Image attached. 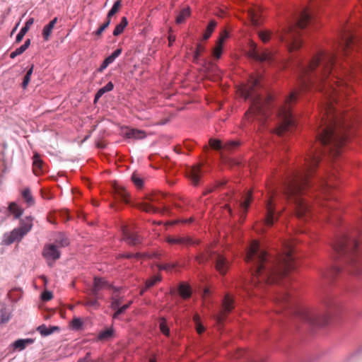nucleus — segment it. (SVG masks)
Masks as SVG:
<instances>
[{"label": "nucleus", "instance_id": "30", "mask_svg": "<svg viewBox=\"0 0 362 362\" xmlns=\"http://www.w3.org/2000/svg\"><path fill=\"white\" fill-rule=\"evenodd\" d=\"M177 291H178L179 295L183 299L189 298L191 296V294H192L191 287L185 283H181L178 286Z\"/></svg>", "mask_w": 362, "mask_h": 362}, {"label": "nucleus", "instance_id": "42", "mask_svg": "<svg viewBox=\"0 0 362 362\" xmlns=\"http://www.w3.org/2000/svg\"><path fill=\"white\" fill-rule=\"evenodd\" d=\"M122 49L117 48L111 54L107 56L105 59V60L110 65L115 62V60L122 54Z\"/></svg>", "mask_w": 362, "mask_h": 362}, {"label": "nucleus", "instance_id": "14", "mask_svg": "<svg viewBox=\"0 0 362 362\" xmlns=\"http://www.w3.org/2000/svg\"><path fill=\"white\" fill-rule=\"evenodd\" d=\"M120 134L124 138L131 140L143 139L146 136V134L144 130L127 126L121 128Z\"/></svg>", "mask_w": 362, "mask_h": 362}, {"label": "nucleus", "instance_id": "17", "mask_svg": "<svg viewBox=\"0 0 362 362\" xmlns=\"http://www.w3.org/2000/svg\"><path fill=\"white\" fill-rule=\"evenodd\" d=\"M230 37L228 31H223L216 42V45L213 49V56L215 59H218L221 57L223 51L225 41Z\"/></svg>", "mask_w": 362, "mask_h": 362}, {"label": "nucleus", "instance_id": "52", "mask_svg": "<svg viewBox=\"0 0 362 362\" xmlns=\"http://www.w3.org/2000/svg\"><path fill=\"white\" fill-rule=\"evenodd\" d=\"M100 298V296H98V298L94 297L93 299H90L86 303V305L90 306V307H98L99 303L98 299Z\"/></svg>", "mask_w": 362, "mask_h": 362}, {"label": "nucleus", "instance_id": "55", "mask_svg": "<svg viewBox=\"0 0 362 362\" xmlns=\"http://www.w3.org/2000/svg\"><path fill=\"white\" fill-rule=\"evenodd\" d=\"M23 53V45L20 46L15 51L10 54V57L14 59L16 56L21 55Z\"/></svg>", "mask_w": 362, "mask_h": 362}, {"label": "nucleus", "instance_id": "57", "mask_svg": "<svg viewBox=\"0 0 362 362\" xmlns=\"http://www.w3.org/2000/svg\"><path fill=\"white\" fill-rule=\"evenodd\" d=\"M13 349H19L20 350L23 349V339H19L17 341H16L12 344Z\"/></svg>", "mask_w": 362, "mask_h": 362}, {"label": "nucleus", "instance_id": "4", "mask_svg": "<svg viewBox=\"0 0 362 362\" xmlns=\"http://www.w3.org/2000/svg\"><path fill=\"white\" fill-rule=\"evenodd\" d=\"M307 5L294 9L286 18L281 30L274 33L269 30L259 33L261 40L266 43L271 39L284 43L289 52L300 49L303 45L300 31L309 26L315 21V11L321 0H306Z\"/></svg>", "mask_w": 362, "mask_h": 362}, {"label": "nucleus", "instance_id": "12", "mask_svg": "<svg viewBox=\"0 0 362 362\" xmlns=\"http://www.w3.org/2000/svg\"><path fill=\"white\" fill-rule=\"evenodd\" d=\"M249 57L259 63L272 64L275 62V57L273 54L268 51L259 52L256 47L249 52Z\"/></svg>", "mask_w": 362, "mask_h": 362}, {"label": "nucleus", "instance_id": "21", "mask_svg": "<svg viewBox=\"0 0 362 362\" xmlns=\"http://www.w3.org/2000/svg\"><path fill=\"white\" fill-rule=\"evenodd\" d=\"M154 202H159V197L153 195L148 202H144L140 204V209L146 212L156 213L159 211L158 208L153 205Z\"/></svg>", "mask_w": 362, "mask_h": 362}, {"label": "nucleus", "instance_id": "45", "mask_svg": "<svg viewBox=\"0 0 362 362\" xmlns=\"http://www.w3.org/2000/svg\"><path fill=\"white\" fill-rule=\"evenodd\" d=\"M83 322L79 317H75L72 320L71 325L73 329L78 330L83 327Z\"/></svg>", "mask_w": 362, "mask_h": 362}, {"label": "nucleus", "instance_id": "20", "mask_svg": "<svg viewBox=\"0 0 362 362\" xmlns=\"http://www.w3.org/2000/svg\"><path fill=\"white\" fill-rule=\"evenodd\" d=\"M51 240H52V243L55 244L57 247H66L70 244V239L66 234L63 232H57L53 234Z\"/></svg>", "mask_w": 362, "mask_h": 362}, {"label": "nucleus", "instance_id": "38", "mask_svg": "<svg viewBox=\"0 0 362 362\" xmlns=\"http://www.w3.org/2000/svg\"><path fill=\"white\" fill-rule=\"evenodd\" d=\"M114 334V329L112 327H108L104 330H102L98 334V339L100 340H107L112 337Z\"/></svg>", "mask_w": 362, "mask_h": 362}, {"label": "nucleus", "instance_id": "63", "mask_svg": "<svg viewBox=\"0 0 362 362\" xmlns=\"http://www.w3.org/2000/svg\"><path fill=\"white\" fill-rule=\"evenodd\" d=\"M195 49L201 53H203L205 51V47L201 43H197Z\"/></svg>", "mask_w": 362, "mask_h": 362}, {"label": "nucleus", "instance_id": "61", "mask_svg": "<svg viewBox=\"0 0 362 362\" xmlns=\"http://www.w3.org/2000/svg\"><path fill=\"white\" fill-rule=\"evenodd\" d=\"M124 257L127 259H131L133 257H137L139 258L140 257V255L139 253L136 254H132V253H126L123 255Z\"/></svg>", "mask_w": 362, "mask_h": 362}, {"label": "nucleus", "instance_id": "33", "mask_svg": "<svg viewBox=\"0 0 362 362\" xmlns=\"http://www.w3.org/2000/svg\"><path fill=\"white\" fill-rule=\"evenodd\" d=\"M217 25V23L215 20H211L206 28V30L202 35V40H207L214 31Z\"/></svg>", "mask_w": 362, "mask_h": 362}, {"label": "nucleus", "instance_id": "46", "mask_svg": "<svg viewBox=\"0 0 362 362\" xmlns=\"http://www.w3.org/2000/svg\"><path fill=\"white\" fill-rule=\"evenodd\" d=\"M111 300L110 307L112 310H115L116 308H119V306H120L122 301V298L115 296L112 297Z\"/></svg>", "mask_w": 362, "mask_h": 362}, {"label": "nucleus", "instance_id": "49", "mask_svg": "<svg viewBox=\"0 0 362 362\" xmlns=\"http://www.w3.org/2000/svg\"><path fill=\"white\" fill-rule=\"evenodd\" d=\"M120 6H121V1L120 0H117L116 1H115L112 8L108 11V12H110V15H111V14L115 15V13H117V11H119Z\"/></svg>", "mask_w": 362, "mask_h": 362}, {"label": "nucleus", "instance_id": "59", "mask_svg": "<svg viewBox=\"0 0 362 362\" xmlns=\"http://www.w3.org/2000/svg\"><path fill=\"white\" fill-rule=\"evenodd\" d=\"M77 362H91L90 353L87 352L85 357L79 358Z\"/></svg>", "mask_w": 362, "mask_h": 362}, {"label": "nucleus", "instance_id": "31", "mask_svg": "<svg viewBox=\"0 0 362 362\" xmlns=\"http://www.w3.org/2000/svg\"><path fill=\"white\" fill-rule=\"evenodd\" d=\"M161 280H162V278H161L160 275L153 276L151 279L146 280L145 282V287L141 290L140 294L144 295V293L146 292V291H147L148 288L153 287L158 282L161 281Z\"/></svg>", "mask_w": 362, "mask_h": 362}, {"label": "nucleus", "instance_id": "1", "mask_svg": "<svg viewBox=\"0 0 362 362\" xmlns=\"http://www.w3.org/2000/svg\"><path fill=\"white\" fill-rule=\"evenodd\" d=\"M324 112L315 132V141L309 144L303 165L287 168L272 192V196L280 193L286 199L293 201L299 216H306L310 210L302 194L311 189H327L331 187L324 175L317 171L322 156L330 158L337 157L348 137L349 124L331 100L325 105Z\"/></svg>", "mask_w": 362, "mask_h": 362}, {"label": "nucleus", "instance_id": "64", "mask_svg": "<svg viewBox=\"0 0 362 362\" xmlns=\"http://www.w3.org/2000/svg\"><path fill=\"white\" fill-rule=\"evenodd\" d=\"M23 39V28L19 30L17 36H16V41L21 42Z\"/></svg>", "mask_w": 362, "mask_h": 362}, {"label": "nucleus", "instance_id": "60", "mask_svg": "<svg viewBox=\"0 0 362 362\" xmlns=\"http://www.w3.org/2000/svg\"><path fill=\"white\" fill-rule=\"evenodd\" d=\"M202 54V53H201V52H198V50H197V49H195L194 52V56H193V57H194V62H198V61H199V58H200V57H201Z\"/></svg>", "mask_w": 362, "mask_h": 362}, {"label": "nucleus", "instance_id": "24", "mask_svg": "<svg viewBox=\"0 0 362 362\" xmlns=\"http://www.w3.org/2000/svg\"><path fill=\"white\" fill-rule=\"evenodd\" d=\"M237 357L243 358L244 362H262L257 360L255 353L246 349L240 350L237 353Z\"/></svg>", "mask_w": 362, "mask_h": 362}, {"label": "nucleus", "instance_id": "56", "mask_svg": "<svg viewBox=\"0 0 362 362\" xmlns=\"http://www.w3.org/2000/svg\"><path fill=\"white\" fill-rule=\"evenodd\" d=\"M109 66V64L104 59L100 66L95 70V73H102Z\"/></svg>", "mask_w": 362, "mask_h": 362}, {"label": "nucleus", "instance_id": "11", "mask_svg": "<svg viewBox=\"0 0 362 362\" xmlns=\"http://www.w3.org/2000/svg\"><path fill=\"white\" fill-rule=\"evenodd\" d=\"M42 254L50 267L61 257V252L59 247L52 243H46L44 245Z\"/></svg>", "mask_w": 362, "mask_h": 362}, {"label": "nucleus", "instance_id": "62", "mask_svg": "<svg viewBox=\"0 0 362 362\" xmlns=\"http://www.w3.org/2000/svg\"><path fill=\"white\" fill-rule=\"evenodd\" d=\"M121 289H122V287L115 286L111 283H110V286H109V288H108V290H112L113 291V293H115L119 292L121 291Z\"/></svg>", "mask_w": 362, "mask_h": 362}, {"label": "nucleus", "instance_id": "36", "mask_svg": "<svg viewBox=\"0 0 362 362\" xmlns=\"http://www.w3.org/2000/svg\"><path fill=\"white\" fill-rule=\"evenodd\" d=\"M8 216H13V218H19L21 215V210L20 207L15 202L9 204L8 207Z\"/></svg>", "mask_w": 362, "mask_h": 362}, {"label": "nucleus", "instance_id": "50", "mask_svg": "<svg viewBox=\"0 0 362 362\" xmlns=\"http://www.w3.org/2000/svg\"><path fill=\"white\" fill-rule=\"evenodd\" d=\"M53 297L52 293L49 291L45 290L41 294V299L43 301H49Z\"/></svg>", "mask_w": 362, "mask_h": 362}, {"label": "nucleus", "instance_id": "3", "mask_svg": "<svg viewBox=\"0 0 362 362\" xmlns=\"http://www.w3.org/2000/svg\"><path fill=\"white\" fill-rule=\"evenodd\" d=\"M245 259L255 284L260 281L280 284L296 268V257L291 248L272 255L257 242H253L247 247Z\"/></svg>", "mask_w": 362, "mask_h": 362}, {"label": "nucleus", "instance_id": "35", "mask_svg": "<svg viewBox=\"0 0 362 362\" xmlns=\"http://www.w3.org/2000/svg\"><path fill=\"white\" fill-rule=\"evenodd\" d=\"M191 14V8L189 6L183 8L176 17V23L181 24Z\"/></svg>", "mask_w": 362, "mask_h": 362}, {"label": "nucleus", "instance_id": "48", "mask_svg": "<svg viewBox=\"0 0 362 362\" xmlns=\"http://www.w3.org/2000/svg\"><path fill=\"white\" fill-rule=\"evenodd\" d=\"M226 184H227V181L225 180L217 181L216 186L214 187L208 189L207 190H206V192H204V194H207L211 192L212 191H214V188L224 187L226 185Z\"/></svg>", "mask_w": 362, "mask_h": 362}, {"label": "nucleus", "instance_id": "23", "mask_svg": "<svg viewBox=\"0 0 362 362\" xmlns=\"http://www.w3.org/2000/svg\"><path fill=\"white\" fill-rule=\"evenodd\" d=\"M113 194L115 200L124 204L129 202V194L123 187L115 186L114 187Z\"/></svg>", "mask_w": 362, "mask_h": 362}, {"label": "nucleus", "instance_id": "28", "mask_svg": "<svg viewBox=\"0 0 362 362\" xmlns=\"http://www.w3.org/2000/svg\"><path fill=\"white\" fill-rule=\"evenodd\" d=\"M114 88V84L112 81H109L105 86L99 88L94 97V103H96L98 100L107 92L112 91Z\"/></svg>", "mask_w": 362, "mask_h": 362}, {"label": "nucleus", "instance_id": "13", "mask_svg": "<svg viewBox=\"0 0 362 362\" xmlns=\"http://www.w3.org/2000/svg\"><path fill=\"white\" fill-rule=\"evenodd\" d=\"M124 240L129 245L136 246L141 243L142 238L134 230L126 226L122 227Z\"/></svg>", "mask_w": 362, "mask_h": 362}, {"label": "nucleus", "instance_id": "43", "mask_svg": "<svg viewBox=\"0 0 362 362\" xmlns=\"http://www.w3.org/2000/svg\"><path fill=\"white\" fill-rule=\"evenodd\" d=\"M249 275H250L249 279H245V283L246 284L245 286H251L257 287V286H263V285L274 284V283H273V282H263L262 281L255 284L254 281H252V278L250 273L249 274ZM245 289H247V287H245Z\"/></svg>", "mask_w": 362, "mask_h": 362}, {"label": "nucleus", "instance_id": "47", "mask_svg": "<svg viewBox=\"0 0 362 362\" xmlns=\"http://www.w3.org/2000/svg\"><path fill=\"white\" fill-rule=\"evenodd\" d=\"M110 24V20L105 21L93 33L96 36H100L103 33V32L108 28V26Z\"/></svg>", "mask_w": 362, "mask_h": 362}, {"label": "nucleus", "instance_id": "7", "mask_svg": "<svg viewBox=\"0 0 362 362\" xmlns=\"http://www.w3.org/2000/svg\"><path fill=\"white\" fill-rule=\"evenodd\" d=\"M199 264L211 262L221 274H225L229 268V261L222 254L214 250L211 246H205L195 257Z\"/></svg>", "mask_w": 362, "mask_h": 362}, {"label": "nucleus", "instance_id": "54", "mask_svg": "<svg viewBox=\"0 0 362 362\" xmlns=\"http://www.w3.org/2000/svg\"><path fill=\"white\" fill-rule=\"evenodd\" d=\"M258 11L254 10V9H250V11H249V16L251 18L252 21L254 22V23H257V21H258Z\"/></svg>", "mask_w": 362, "mask_h": 362}, {"label": "nucleus", "instance_id": "37", "mask_svg": "<svg viewBox=\"0 0 362 362\" xmlns=\"http://www.w3.org/2000/svg\"><path fill=\"white\" fill-rule=\"evenodd\" d=\"M159 329L165 337H169L170 336V327L167 324L166 318L164 317L159 319Z\"/></svg>", "mask_w": 362, "mask_h": 362}, {"label": "nucleus", "instance_id": "29", "mask_svg": "<svg viewBox=\"0 0 362 362\" xmlns=\"http://www.w3.org/2000/svg\"><path fill=\"white\" fill-rule=\"evenodd\" d=\"M37 330L42 337H47L52 334L54 331H59L60 328L58 326L47 327L45 325H41L37 327Z\"/></svg>", "mask_w": 362, "mask_h": 362}, {"label": "nucleus", "instance_id": "40", "mask_svg": "<svg viewBox=\"0 0 362 362\" xmlns=\"http://www.w3.org/2000/svg\"><path fill=\"white\" fill-rule=\"evenodd\" d=\"M179 265L178 262H170V263H165V264H158V268L159 270L162 271H166V272H171L173 269H175L176 267H177Z\"/></svg>", "mask_w": 362, "mask_h": 362}, {"label": "nucleus", "instance_id": "53", "mask_svg": "<svg viewBox=\"0 0 362 362\" xmlns=\"http://www.w3.org/2000/svg\"><path fill=\"white\" fill-rule=\"evenodd\" d=\"M132 301H129L128 303L123 305L122 306H119V308H116L119 313L121 315L123 314L131 305Z\"/></svg>", "mask_w": 362, "mask_h": 362}, {"label": "nucleus", "instance_id": "32", "mask_svg": "<svg viewBox=\"0 0 362 362\" xmlns=\"http://www.w3.org/2000/svg\"><path fill=\"white\" fill-rule=\"evenodd\" d=\"M127 25H128L127 18V17L123 16L121 18L120 22L116 25V26L112 32V35L114 36L119 35L120 34H122L123 33L124 28L127 26Z\"/></svg>", "mask_w": 362, "mask_h": 362}, {"label": "nucleus", "instance_id": "9", "mask_svg": "<svg viewBox=\"0 0 362 362\" xmlns=\"http://www.w3.org/2000/svg\"><path fill=\"white\" fill-rule=\"evenodd\" d=\"M341 44L344 51L357 49L362 52V37L350 30H345L341 35Z\"/></svg>", "mask_w": 362, "mask_h": 362}, {"label": "nucleus", "instance_id": "18", "mask_svg": "<svg viewBox=\"0 0 362 362\" xmlns=\"http://www.w3.org/2000/svg\"><path fill=\"white\" fill-rule=\"evenodd\" d=\"M110 286V283L105 280L104 278L95 276L93 279V286L91 290L92 295L98 298L99 292L102 289H108Z\"/></svg>", "mask_w": 362, "mask_h": 362}, {"label": "nucleus", "instance_id": "41", "mask_svg": "<svg viewBox=\"0 0 362 362\" xmlns=\"http://www.w3.org/2000/svg\"><path fill=\"white\" fill-rule=\"evenodd\" d=\"M131 180L134 185L139 189H141L144 186L143 178L136 172H134L131 177Z\"/></svg>", "mask_w": 362, "mask_h": 362}, {"label": "nucleus", "instance_id": "34", "mask_svg": "<svg viewBox=\"0 0 362 362\" xmlns=\"http://www.w3.org/2000/svg\"><path fill=\"white\" fill-rule=\"evenodd\" d=\"M35 204V199L32 195L30 189L28 187H24V204L26 207H31Z\"/></svg>", "mask_w": 362, "mask_h": 362}, {"label": "nucleus", "instance_id": "2", "mask_svg": "<svg viewBox=\"0 0 362 362\" xmlns=\"http://www.w3.org/2000/svg\"><path fill=\"white\" fill-rule=\"evenodd\" d=\"M361 236L362 228H351L345 226L339 229L332 240V263L321 272L322 310H312L293 302L288 292L281 297L290 321L295 324L301 322L313 327L329 324L332 317L340 309L341 303L336 295L328 290V286L347 275H362V242L359 240Z\"/></svg>", "mask_w": 362, "mask_h": 362}, {"label": "nucleus", "instance_id": "8", "mask_svg": "<svg viewBox=\"0 0 362 362\" xmlns=\"http://www.w3.org/2000/svg\"><path fill=\"white\" fill-rule=\"evenodd\" d=\"M252 199V194L250 192L240 194L238 195H235L233 192H231V194L228 195L230 203L226 204V206L228 209L229 213L232 215L233 213L230 206V203H232L235 210L240 214V218H245Z\"/></svg>", "mask_w": 362, "mask_h": 362}, {"label": "nucleus", "instance_id": "5", "mask_svg": "<svg viewBox=\"0 0 362 362\" xmlns=\"http://www.w3.org/2000/svg\"><path fill=\"white\" fill-rule=\"evenodd\" d=\"M262 76L252 77L251 86L243 90V97L251 103L248 114L254 119H259L261 122H264L269 118L270 112H274L286 126L293 127L296 121L291 105L298 100V93L296 91H292L284 98L281 105L274 104L271 98H269L268 100H264L255 92V88L262 86Z\"/></svg>", "mask_w": 362, "mask_h": 362}, {"label": "nucleus", "instance_id": "25", "mask_svg": "<svg viewBox=\"0 0 362 362\" xmlns=\"http://www.w3.org/2000/svg\"><path fill=\"white\" fill-rule=\"evenodd\" d=\"M33 170L35 175H38L44 171V163L40 154L35 153L33 158Z\"/></svg>", "mask_w": 362, "mask_h": 362}, {"label": "nucleus", "instance_id": "51", "mask_svg": "<svg viewBox=\"0 0 362 362\" xmlns=\"http://www.w3.org/2000/svg\"><path fill=\"white\" fill-rule=\"evenodd\" d=\"M10 318L9 313L6 309H1V323H6Z\"/></svg>", "mask_w": 362, "mask_h": 362}, {"label": "nucleus", "instance_id": "26", "mask_svg": "<svg viewBox=\"0 0 362 362\" xmlns=\"http://www.w3.org/2000/svg\"><path fill=\"white\" fill-rule=\"evenodd\" d=\"M272 202L273 201H271L267 208V217L266 222L268 226L273 225L278 218L277 212L276 211Z\"/></svg>", "mask_w": 362, "mask_h": 362}, {"label": "nucleus", "instance_id": "19", "mask_svg": "<svg viewBox=\"0 0 362 362\" xmlns=\"http://www.w3.org/2000/svg\"><path fill=\"white\" fill-rule=\"evenodd\" d=\"M23 236V226L13 229L11 233H6L4 235L2 243L4 245H11L14 242L21 240Z\"/></svg>", "mask_w": 362, "mask_h": 362}, {"label": "nucleus", "instance_id": "22", "mask_svg": "<svg viewBox=\"0 0 362 362\" xmlns=\"http://www.w3.org/2000/svg\"><path fill=\"white\" fill-rule=\"evenodd\" d=\"M203 170L201 165H196L191 168L188 172V176L194 185L197 186L199 183Z\"/></svg>", "mask_w": 362, "mask_h": 362}, {"label": "nucleus", "instance_id": "6", "mask_svg": "<svg viewBox=\"0 0 362 362\" xmlns=\"http://www.w3.org/2000/svg\"><path fill=\"white\" fill-rule=\"evenodd\" d=\"M336 60L335 54L321 49L307 59H298L296 65L299 72L301 88L305 90L313 87L321 88L332 74Z\"/></svg>", "mask_w": 362, "mask_h": 362}, {"label": "nucleus", "instance_id": "58", "mask_svg": "<svg viewBox=\"0 0 362 362\" xmlns=\"http://www.w3.org/2000/svg\"><path fill=\"white\" fill-rule=\"evenodd\" d=\"M33 18H31L30 19H28L25 25H24V35H25V33H27V31L29 30L30 27L31 26V25L33 23Z\"/></svg>", "mask_w": 362, "mask_h": 362}, {"label": "nucleus", "instance_id": "44", "mask_svg": "<svg viewBox=\"0 0 362 362\" xmlns=\"http://www.w3.org/2000/svg\"><path fill=\"white\" fill-rule=\"evenodd\" d=\"M194 322L195 323L196 330H197V333L199 334L204 333L205 331V327L202 323L199 315H194Z\"/></svg>", "mask_w": 362, "mask_h": 362}, {"label": "nucleus", "instance_id": "10", "mask_svg": "<svg viewBox=\"0 0 362 362\" xmlns=\"http://www.w3.org/2000/svg\"><path fill=\"white\" fill-rule=\"evenodd\" d=\"M223 310L216 312L213 317L218 324H221L226 318L227 313H229L234 308V299L230 294H226L222 300Z\"/></svg>", "mask_w": 362, "mask_h": 362}, {"label": "nucleus", "instance_id": "16", "mask_svg": "<svg viewBox=\"0 0 362 362\" xmlns=\"http://www.w3.org/2000/svg\"><path fill=\"white\" fill-rule=\"evenodd\" d=\"M209 144L211 148L216 151H221L233 150L239 146L240 143L237 141H228L226 143H223L220 140L211 139Z\"/></svg>", "mask_w": 362, "mask_h": 362}, {"label": "nucleus", "instance_id": "39", "mask_svg": "<svg viewBox=\"0 0 362 362\" xmlns=\"http://www.w3.org/2000/svg\"><path fill=\"white\" fill-rule=\"evenodd\" d=\"M35 221V218L32 216H28L24 218V228H23V233L25 235L28 232L30 231L33 222Z\"/></svg>", "mask_w": 362, "mask_h": 362}, {"label": "nucleus", "instance_id": "27", "mask_svg": "<svg viewBox=\"0 0 362 362\" xmlns=\"http://www.w3.org/2000/svg\"><path fill=\"white\" fill-rule=\"evenodd\" d=\"M57 22V18H54L47 25H45L42 29V35L44 40L47 41L49 40L52 29Z\"/></svg>", "mask_w": 362, "mask_h": 362}, {"label": "nucleus", "instance_id": "15", "mask_svg": "<svg viewBox=\"0 0 362 362\" xmlns=\"http://www.w3.org/2000/svg\"><path fill=\"white\" fill-rule=\"evenodd\" d=\"M166 242L170 245H181L185 246L198 245L200 244L199 239H195L190 236H168L166 238Z\"/></svg>", "mask_w": 362, "mask_h": 362}]
</instances>
